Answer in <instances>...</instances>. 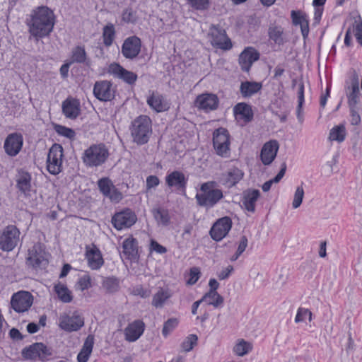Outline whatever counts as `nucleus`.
<instances>
[{
  "instance_id": "obj_4",
  "label": "nucleus",
  "mask_w": 362,
  "mask_h": 362,
  "mask_svg": "<svg viewBox=\"0 0 362 362\" xmlns=\"http://www.w3.org/2000/svg\"><path fill=\"white\" fill-rule=\"evenodd\" d=\"M215 184V182H207L201 185L200 190L202 192L197 193L195 197L197 205L210 209L223 198L221 189H212Z\"/></svg>"
},
{
  "instance_id": "obj_56",
  "label": "nucleus",
  "mask_w": 362,
  "mask_h": 362,
  "mask_svg": "<svg viewBox=\"0 0 362 362\" xmlns=\"http://www.w3.org/2000/svg\"><path fill=\"white\" fill-rule=\"evenodd\" d=\"M303 197L304 189L302 186H298L295 192L293 201L292 203L293 207L294 209H297L301 205Z\"/></svg>"
},
{
  "instance_id": "obj_7",
  "label": "nucleus",
  "mask_w": 362,
  "mask_h": 362,
  "mask_svg": "<svg viewBox=\"0 0 362 362\" xmlns=\"http://www.w3.org/2000/svg\"><path fill=\"white\" fill-rule=\"evenodd\" d=\"M345 91L348 105H357L361 93L359 90V76L355 69L351 71L349 79L345 81Z\"/></svg>"
},
{
  "instance_id": "obj_41",
  "label": "nucleus",
  "mask_w": 362,
  "mask_h": 362,
  "mask_svg": "<svg viewBox=\"0 0 362 362\" xmlns=\"http://www.w3.org/2000/svg\"><path fill=\"white\" fill-rule=\"evenodd\" d=\"M115 37V29L112 23H107L103 30V43L106 47L112 45Z\"/></svg>"
},
{
  "instance_id": "obj_54",
  "label": "nucleus",
  "mask_w": 362,
  "mask_h": 362,
  "mask_svg": "<svg viewBox=\"0 0 362 362\" xmlns=\"http://www.w3.org/2000/svg\"><path fill=\"white\" fill-rule=\"evenodd\" d=\"M76 286H77V288L79 290H81V291H83L87 290L89 288H90L92 286V284H91V278H90V275L85 274V275L81 276L78 279Z\"/></svg>"
},
{
  "instance_id": "obj_2",
  "label": "nucleus",
  "mask_w": 362,
  "mask_h": 362,
  "mask_svg": "<svg viewBox=\"0 0 362 362\" xmlns=\"http://www.w3.org/2000/svg\"><path fill=\"white\" fill-rule=\"evenodd\" d=\"M132 141L138 146L147 144L152 134V121L148 115L136 117L129 127Z\"/></svg>"
},
{
  "instance_id": "obj_46",
  "label": "nucleus",
  "mask_w": 362,
  "mask_h": 362,
  "mask_svg": "<svg viewBox=\"0 0 362 362\" xmlns=\"http://www.w3.org/2000/svg\"><path fill=\"white\" fill-rule=\"evenodd\" d=\"M179 325V320L176 317L168 319L163 324L162 334L167 337Z\"/></svg>"
},
{
  "instance_id": "obj_6",
  "label": "nucleus",
  "mask_w": 362,
  "mask_h": 362,
  "mask_svg": "<svg viewBox=\"0 0 362 362\" xmlns=\"http://www.w3.org/2000/svg\"><path fill=\"white\" fill-rule=\"evenodd\" d=\"M21 232L15 225L6 226L0 235V250L4 252L12 251L18 245Z\"/></svg>"
},
{
  "instance_id": "obj_58",
  "label": "nucleus",
  "mask_w": 362,
  "mask_h": 362,
  "mask_svg": "<svg viewBox=\"0 0 362 362\" xmlns=\"http://www.w3.org/2000/svg\"><path fill=\"white\" fill-rule=\"evenodd\" d=\"M201 276V272L199 268L194 267L189 270V278L187 283L189 285L195 284Z\"/></svg>"
},
{
  "instance_id": "obj_51",
  "label": "nucleus",
  "mask_w": 362,
  "mask_h": 362,
  "mask_svg": "<svg viewBox=\"0 0 362 362\" xmlns=\"http://www.w3.org/2000/svg\"><path fill=\"white\" fill-rule=\"evenodd\" d=\"M306 317L308 318L309 322H311L313 320L312 312L308 308L302 307L298 308L295 317V322L299 323L304 322Z\"/></svg>"
},
{
  "instance_id": "obj_49",
  "label": "nucleus",
  "mask_w": 362,
  "mask_h": 362,
  "mask_svg": "<svg viewBox=\"0 0 362 362\" xmlns=\"http://www.w3.org/2000/svg\"><path fill=\"white\" fill-rule=\"evenodd\" d=\"M64 148L62 146L59 144L54 143L49 148L47 158H64Z\"/></svg>"
},
{
  "instance_id": "obj_42",
  "label": "nucleus",
  "mask_w": 362,
  "mask_h": 362,
  "mask_svg": "<svg viewBox=\"0 0 362 362\" xmlns=\"http://www.w3.org/2000/svg\"><path fill=\"white\" fill-rule=\"evenodd\" d=\"M152 212L156 220L160 222L163 226L169 225L170 216L168 209L158 207L154 209Z\"/></svg>"
},
{
  "instance_id": "obj_8",
  "label": "nucleus",
  "mask_w": 362,
  "mask_h": 362,
  "mask_svg": "<svg viewBox=\"0 0 362 362\" xmlns=\"http://www.w3.org/2000/svg\"><path fill=\"white\" fill-rule=\"evenodd\" d=\"M45 245L40 242L35 243L28 250V257L25 259L26 265L34 269L40 268L43 264L45 266L47 264V261L45 257Z\"/></svg>"
},
{
  "instance_id": "obj_30",
  "label": "nucleus",
  "mask_w": 362,
  "mask_h": 362,
  "mask_svg": "<svg viewBox=\"0 0 362 362\" xmlns=\"http://www.w3.org/2000/svg\"><path fill=\"white\" fill-rule=\"evenodd\" d=\"M260 197V192L256 189H248L243 192V205L245 209L252 213L255 211L256 202Z\"/></svg>"
},
{
  "instance_id": "obj_18",
  "label": "nucleus",
  "mask_w": 362,
  "mask_h": 362,
  "mask_svg": "<svg viewBox=\"0 0 362 362\" xmlns=\"http://www.w3.org/2000/svg\"><path fill=\"white\" fill-rule=\"evenodd\" d=\"M194 105L198 109L207 112L218 107L219 99L216 94L204 93L196 98Z\"/></svg>"
},
{
  "instance_id": "obj_21",
  "label": "nucleus",
  "mask_w": 362,
  "mask_h": 362,
  "mask_svg": "<svg viewBox=\"0 0 362 362\" xmlns=\"http://www.w3.org/2000/svg\"><path fill=\"white\" fill-rule=\"evenodd\" d=\"M85 255L88 266L93 270L99 269L104 264L101 251L95 244H92V247L86 246Z\"/></svg>"
},
{
  "instance_id": "obj_27",
  "label": "nucleus",
  "mask_w": 362,
  "mask_h": 362,
  "mask_svg": "<svg viewBox=\"0 0 362 362\" xmlns=\"http://www.w3.org/2000/svg\"><path fill=\"white\" fill-rule=\"evenodd\" d=\"M122 249L123 254L129 260L136 261L139 259V243L137 239L133 236H130L123 241Z\"/></svg>"
},
{
  "instance_id": "obj_45",
  "label": "nucleus",
  "mask_w": 362,
  "mask_h": 362,
  "mask_svg": "<svg viewBox=\"0 0 362 362\" xmlns=\"http://www.w3.org/2000/svg\"><path fill=\"white\" fill-rule=\"evenodd\" d=\"M207 295L208 292L203 296L202 300L207 301L208 305L218 308L223 303V297L221 296L218 292H216V295L211 294L209 296H207Z\"/></svg>"
},
{
  "instance_id": "obj_59",
  "label": "nucleus",
  "mask_w": 362,
  "mask_h": 362,
  "mask_svg": "<svg viewBox=\"0 0 362 362\" xmlns=\"http://www.w3.org/2000/svg\"><path fill=\"white\" fill-rule=\"evenodd\" d=\"M356 106H349L350 110L351 124L358 125L361 123V116L356 110Z\"/></svg>"
},
{
  "instance_id": "obj_23",
  "label": "nucleus",
  "mask_w": 362,
  "mask_h": 362,
  "mask_svg": "<svg viewBox=\"0 0 362 362\" xmlns=\"http://www.w3.org/2000/svg\"><path fill=\"white\" fill-rule=\"evenodd\" d=\"M150 93L146 103L151 109L158 113L168 110L170 104L162 94L157 91H150Z\"/></svg>"
},
{
  "instance_id": "obj_22",
  "label": "nucleus",
  "mask_w": 362,
  "mask_h": 362,
  "mask_svg": "<svg viewBox=\"0 0 362 362\" xmlns=\"http://www.w3.org/2000/svg\"><path fill=\"white\" fill-rule=\"evenodd\" d=\"M279 148V145L276 140H270L263 145L260 152V159L264 165H269L273 162Z\"/></svg>"
},
{
  "instance_id": "obj_57",
  "label": "nucleus",
  "mask_w": 362,
  "mask_h": 362,
  "mask_svg": "<svg viewBox=\"0 0 362 362\" xmlns=\"http://www.w3.org/2000/svg\"><path fill=\"white\" fill-rule=\"evenodd\" d=\"M39 346L38 350L40 352L39 358L42 361L47 359L48 357L52 356V349L47 347L45 344L38 342Z\"/></svg>"
},
{
  "instance_id": "obj_48",
  "label": "nucleus",
  "mask_w": 362,
  "mask_h": 362,
  "mask_svg": "<svg viewBox=\"0 0 362 362\" xmlns=\"http://www.w3.org/2000/svg\"><path fill=\"white\" fill-rule=\"evenodd\" d=\"M138 19L137 13L132 7H127L124 9L122 13V20L126 23L134 24Z\"/></svg>"
},
{
  "instance_id": "obj_5",
  "label": "nucleus",
  "mask_w": 362,
  "mask_h": 362,
  "mask_svg": "<svg viewBox=\"0 0 362 362\" xmlns=\"http://www.w3.org/2000/svg\"><path fill=\"white\" fill-rule=\"evenodd\" d=\"M211 45L223 50H230L233 47L231 40L226 30L220 25H211L208 33Z\"/></svg>"
},
{
  "instance_id": "obj_60",
  "label": "nucleus",
  "mask_w": 362,
  "mask_h": 362,
  "mask_svg": "<svg viewBox=\"0 0 362 362\" xmlns=\"http://www.w3.org/2000/svg\"><path fill=\"white\" fill-rule=\"evenodd\" d=\"M94 345V336L92 334L88 335L86 337L81 350L91 354Z\"/></svg>"
},
{
  "instance_id": "obj_12",
  "label": "nucleus",
  "mask_w": 362,
  "mask_h": 362,
  "mask_svg": "<svg viewBox=\"0 0 362 362\" xmlns=\"http://www.w3.org/2000/svg\"><path fill=\"white\" fill-rule=\"evenodd\" d=\"M100 192L112 202L119 203L122 199V193L114 185L112 181L107 177H102L98 181Z\"/></svg>"
},
{
  "instance_id": "obj_13",
  "label": "nucleus",
  "mask_w": 362,
  "mask_h": 362,
  "mask_svg": "<svg viewBox=\"0 0 362 362\" xmlns=\"http://www.w3.org/2000/svg\"><path fill=\"white\" fill-rule=\"evenodd\" d=\"M232 219L229 216L218 218L210 229L211 238L218 242L225 238L232 228Z\"/></svg>"
},
{
  "instance_id": "obj_26",
  "label": "nucleus",
  "mask_w": 362,
  "mask_h": 362,
  "mask_svg": "<svg viewBox=\"0 0 362 362\" xmlns=\"http://www.w3.org/2000/svg\"><path fill=\"white\" fill-rule=\"evenodd\" d=\"M291 18L293 25H300L303 39H306L309 34V20L305 13L300 10H292Z\"/></svg>"
},
{
  "instance_id": "obj_24",
  "label": "nucleus",
  "mask_w": 362,
  "mask_h": 362,
  "mask_svg": "<svg viewBox=\"0 0 362 362\" xmlns=\"http://www.w3.org/2000/svg\"><path fill=\"white\" fill-rule=\"evenodd\" d=\"M145 324L141 320H135L124 329L125 339L129 342L136 341L144 333Z\"/></svg>"
},
{
  "instance_id": "obj_20",
  "label": "nucleus",
  "mask_w": 362,
  "mask_h": 362,
  "mask_svg": "<svg viewBox=\"0 0 362 362\" xmlns=\"http://www.w3.org/2000/svg\"><path fill=\"white\" fill-rule=\"evenodd\" d=\"M188 178L179 170H174L165 176V184L170 188L175 187L177 191L185 194Z\"/></svg>"
},
{
  "instance_id": "obj_1",
  "label": "nucleus",
  "mask_w": 362,
  "mask_h": 362,
  "mask_svg": "<svg viewBox=\"0 0 362 362\" xmlns=\"http://www.w3.org/2000/svg\"><path fill=\"white\" fill-rule=\"evenodd\" d=\"M54 24V11L47 6H37L32 11L30 18L26 19L28 32L37 41L49 36Z\"/></svg>"
},
{
  "instance_id": "obj_14",
  "label": "nucleus",
  "mask_w": 362,
  "mask_h": 362,
  "mask_svg": "<svg viewBox=\"0 0 362 362\" xmlns=\"http://www.w3.org/2000/svg\"><path fill=\"white\" fill-rule=\"evenodd\" d=\"M33 296L28 291H18L11 297V304L12 308L17 313H23L32 306Z\"/></svg>"
},
{
  "instance_id": "obj_62",
  "label": "nucleus",
  "mask_w": 362,
  "mask_h": 362,
  "mask_svg": "<svg viewBox=\"0 0 362 362\" xmlns=\"http://www.w3.org/2000/svg\"><path fill=\"white\" fill-rule=\"evenodd\" d=\"M160 183V180L156 175H149L146 177V189H150L157 187Z\"/></svg>"
},
{
  "instance_id": "obj_61",
  "label": "nucleus",
  "mask_w": 362,
  "mask_h": 362,
  "mask_svg": "<svg viewBox=\"0 0 362 362\" xmlns=\"http://www.w3.org/2000/svg\"><path fill=\"white\" fill-rule=\"evenodd\" d=\"M150 249L152 251H155L158 254H165L167 252V248L155 240H151L150 243Z\"/></svg>"
},
{
  "instance_id": "obj_37",
  "label": "nucleus",
  "mask_w": 362,
  "mask_h": 362,
  "mask_svg": "<svg viewBox=\"0 0 362 362\" xmlns=\"http://www.w3.org/2000/svg\"><path fill=\"white\" fill-rule=\"evenodd\" d=\"M346 135V128L344 124L334 126L331 129L329 134L330 141H336L341 143L345 140Z\"/></svg>"
},
{
  "instance_id": "obj_44",
  "label": "nucleus",
  "mask_w": 362,
  "mask_h": 362,
  "mask_svg": "<svg viewBox=\"0 0 362 362\" xmlns=\"http://www.w3.org/2000/svg\"><path fill=\"white\" fill-rule=\"evenodd\" d=\"M54 129L59 135L66 137L71 141H74L76 138V132L71 128L62 124H55L54 125Z\"/></svg>"
},
{
  "instance_id": "obj_31",
  "label": "nucleus",
  "mask_w": 362,
  "mask_h": 362,
  "mask_svg": "<svg viewBox=\"0 0 362 362\" xmlns=\"http://www.w3.org/2000/svg\"><path fill=\"white\" fill-rule=\"evenodd\" d=\"M233 113L236 119H243L248 123L253 119L254 114L251 105L245 103H238L233 107Z\"/></svg>"
},
{
  "instance_id": "obj_55",
  "label": "nucleus",
  "mask_w": 362,
  "mask_h": 362,
  "mask_svg": "<svg viewBox=\"0 0 362 362\" xmlns=\"http://www.w3.org/2000/svg\"><path fill=\"white\" fill-rule=\"evenodd\" d=\"M192 8L195 10L204 11L209 7V0H187Z\"/></svg>"
},
{
  "instance_id": "obj_33",
  "label": "nucleus",
  "mask_w": 362,
  "mask_h": 362,
  "mask_svg": "<svg viewBox=\"0 0 362 362\" xmlns=\"http://www.w3.org/2000/svg\"><path fill=\"white\" fill-rule=\"evenodd\" d=\"M267 33L269 40L279 46L284 45L287 41L284 38V30L281 25H270Z\"/></svg>"
},
{
  "instance_id": "obj_39",
  "label": "nucleus",
  "mask_w": 362,
  "mask_h": 362,
  "mask_svg": "<svg viewBox=\"0 0 362 362\" xmlns=\"http://www.w3.org/2000/svg\"><path fill=\"white\" fill-rule=\"evenodd\" d=\"M39 344L35 342L28 346H25L21 351V356L23 358L28 360H34L40 356L38 350Z\"/></svg>"
},
{
  "instance_id": "obj_52",
  "label": "nucleus",
  "mask_w": 362,
  "mask_h": 362,
  "mask_svg": "<svg viewBox=\"0 0 362 362\" xmlns=\"http://www.w3.org/2000/svg\"><path fill=\"white\" fill-rule=\"evenodd\" d=\"M168 298L169 296H168L166 293L163 290H160L154 294L152 300V305L156 308H161Z\"/></svg>"
},
{
  "instance_id": "obj_11",
  "label": "nucleus",
  "mask_w": 362,
  "mask_h": 362,
  "mask_svg": "<svg viewBox=\"0 0 362 362\" xmlns=\"http://www.w3.org/2000/svg\"><path fill=\"white\" fill-rule=\"evenodd\" d=\"M115 92L116 90L112 88V83L110 81H98L95 83L93 86V95L101 102H107L114 100Z\"/></svg>"
},
{
  "instance_id": "obj_9",
  "label": "nucleus",
  "mask_w": 362,
  "mask_h": 362,
  "mask_svg": "<svg viewBox=\"0 0 362 362\" xmlns=\"http://www.w3.org/2000/svg\"><path fill=\"white\" fill-rule=\"evenodd\" d=\"M135 213L129 208L116 212L112 217L111 223L117 230L130 228L136 221Z\"/></svg>"
},
{
  "instance_id": "obj_3",
  "label": "nucleus",
  "mask_w": 362,
  "mask_h": 362,
  "mask_svg": "<svg viewBox=\"0 0 362 362\" xmlns=\"http://www.w3.org/2000/svg\"><path fill=\"white\" fill-rule=\"evenodd\" d=\"M110 153L105 144L100 142L93 144L86 148L81 159L88 168L98 167L106 163Z\"/></svg>"
},
{
  "instance_id": "obj_19",
  "label": "nucleus",
  "mask_w": 362,
  "mask_h": 362,
  "mask_svg": "<svg viewBox=\"0 0 362 362\" xmlns=\"http://www.w3.org/2000/svg\"><path fill=\"white\" fill-rule=\"evenodd\" d=\"M260 57L259 52L253 47H247L240 54L238 63L242 71L248 72L252 64L259 60Z\"/></svg>"
},
{
  "instance_id": "obj_47",
  "label": "nucleus",
  "mask_w": 362,
  "mask_h": 362,
  "mask_svg": "<svg viewBox=\"0 0 362 362\" xmlns=\"http://www.w3.org/2000/svg\"><path fill=\"white\" fill-rule=\"evenodd\" d=\"M252 349L250 343L241 339L233 348L234 352L239 356H243L249 353Z\"/></svg>"
},
{
  "instance_id": "obj_40",
  "label": "nucleus",
  "mask_w": 362,
  "mask_h": 362,
  "mask_svg": "<svg viewBox=\"0 0 362 362\" xmlns=\"http://www.w3.org/2000/svg\"><path fill=\"white\" fill-rule=\"evenodd\" d=\"M286 169H287V165H286V162H283L281 165V169H280L279 172L277 173V175L273 179H271V180L265 182L262 185V190L265 192H268L270 190L273 183L279 182L280 180L284 176Z\"/></svg>"
},
{
  "instance_id": "obj_25",
  "label": "nucleus",
  "mask_w": 362,
  "mask_h": 362,
  "mask_svg": "<svg viewBox=\"0 0 362 362\" xmlns=\"http://www.w3.org/2000/svg\"><path fill=\"white\" fill-rule=\"evenodd\" d=\"M62 108L63 114L69 119H76L81 114L79 100L71 96L62 102Z\"/></svg>"
},
{
  "instance_id": "obj_63",
  "label": "nucleus",
  "mask_w": 362,
  "mask_h": 362,
  "mask_svg": "<svg viewBox=\"0 0 362 362\" xmlns=\"http://www.w3.org/2000/svg\"><path fill=\"white\" fill-rule=\"evenodd\" d=\"M133 293L136 296L145 298L150 296L151 291L148 289L144 288L142 286H137L134 288Z\"/></svg>"
},
{
  "instance_id": "obj_10",
  "label": "nucleus",
  "mask_w": 362,
  "mask_h": 362,
  "mask_svg": "<svg viewBox=\"0 0 362 362\" xmlns=\"http://www.w3.org/2000/svg\"><path fill=\"white\" fill-rule=\"evenodd\" d=\"M107 73L129 86L134 85L138 78L136 73L126 69L117 62L111 63L109 65Z\"/></svg>"
},
{
  "instance_id": "obj_43",
  "label": "nucleus",
  "mask_w": 362,
  "mask_h": 362,
  "mask_svg": "<svg viewBox=\"0 0 362 362\" xmlns=\"http://www.w3.org/2000/svg\"><path fill=\"white\" fill-rule=\"evenodd\" d=\"M213 142L230 143V134L227 129L219 127L213 133Z\"/></svg>"
},
{
  "instance_id": "obj_34",
  "label": "nucleus",
  "mask_w": 362,
  "mask_h": 362,
  "mask_svg": "<svg viewBox=\"0 0 362 362\" xmlns=\"http://www.w3.org/2000/svg\"><path fill=\"white\" fill-rule=\"evenodd\" d=\"M262 88V83L257 81H245L240 83V92L245 98H250Z\"/></svg>"
},
{
  "instance_id": "obj_17",
  "label": "nucleus",
  "mask_w": 362,
  "mask_h": 362,
  "mask_svg": "<svg viewBox=\"0 0 362 362\" xmlns=\"http://www.w3.org/2000/svg\"><path fill=\"white\" fill-rule=\"evenodd\" d=\"M141 48V39L136 35L130 36L124 40L122 45V54L126 59H133L139 55Z\"/></svg>"
},
{
  "instance_id": "obj_29",
  "label": "nucleus",
  "mask_w": 362,
  "mask_h": 362,
  "mask_svg": "<svg viewBox=\"0 0 362 362\" xmlns=\"http://www.w3.org/2000/svg\"><path fill=\"white\" fill-rule=\"evenodd\" d=\"M18 177L16 180V187L27 197L30 195L31 191V175L23 168L18 170Z\"/></svg>"
},
{
  "instance_id": "obj_36",
  "label": "nucleus",
  "mask_w": 362,
  "mask_h": 362,
  "mask_svg": "<svg viewBox=\"0 0 362 362\" xmlns=\"http://www.w3.org/2000/svg\"><path fill=\"white\" fill-rule=\"evenodd\" d=\"M54 291L57 294L59 299L63 303H70L73 300L71 291L65 284L59 282L54 287Z\"/></svg>"
},
{
  "instance_id": "obj_32",
  "label": "nucleus",
  "mask_w": 362,
  "mask_h": 362,
  "mask_svg": "<svg viewBox=\"0 0 362 362\" xmlns=\"http://www.w3.org/2000/svg\"><path fill=\"white\" fill-rule=\"evenodd\" d=\"M70 62L72 64H82L87 67L92 65L91 59L88 57L85 47L82 45H77L72 49Z\"/></svg>"
},
{
  "instance_id": "obj_50",
  "label": "nucleus",
  "mask_w": 362,
  "mask_h": 362,
  "mask_svg": "<svg viewBox=\"0 0 362 362\" xmlns=\"http://www.w3.org/2000/svg\"><path fill=\"white\" fill-rule=\"evenodd\" d=\"M230 144L213 142V146L217 155L223 158H227L229 156Z\"/></svg>"
},
{
  "instance_id": "obj_38",
  "label": "nucleus",
  "mask_w": 362,
  "mask_h": 362,
  "mask_svg": "<svg viewBox=\"0 0 362 362\" xmlns=\"http://www.w3.org/2000/svg\"><path fill=\"white\" fill-rule=\"evenodd\" d=\"M62 163L63 158H61L52 159L47 158L46 165L47 171L53 175L59 174L63 170Z\"/></svg>"
},
{
  "instance_id": "obj_28",
  "label": "nucleus",
  "mask_w": 362,
  "mask_h": 362,
  "mask_svg": "<svg viewBox=\"0 0 362 362\" xmlns=\"http://www.w3.org/2000/svg\"><path fill=\"white\" fill-rule=\"evenodd\" d=\"M244 177V172L233 166L226 173L222 174L221 182L223 185L231 187L238 184Z\"/></svg>"
},
{
  "instance_id": "obj_16",
  "label": "nucleus",
  "mask_w": 362,
  "mask_h": 362,
  "mask_svg": "<svg viewBox=\"0 0 362 362\" xmlns=\"http://www.w3.org/2000/svg\"><path fill=\"white\" fill-rule=\"evenodd\" d=\"M83 325L84 318L78 311L74 312L71 316L64 314L59 319V327L67 332L78 331Z\"/></svg>"
},
{
  "instance_id": "obj_64",
  "label": "nucleus",
  "mask_w": 362,
  "mask_h": 362,
  "mask_svg": "<svg viewBox=\"0 0 362 362\" xmlns=\"http://www.w3.org/2000/svg\"><path fill=\"white\" fill-rule=\"evenodd\" d=\"M355 37L358 44L362 46V21L358 22L355 28Z\"/></svg>"
},
{
  "instance_id": "obj_35",
  "label": "nucleus",
  "mask_w": 362,
  "mask_h": 362,
  "mask_svg": "<svg viewBox=\"0 0 362 362\" xmlns=\"http://www.w3.org/2000/svg\"><path fill=\"white\" fill-rule=\"evenodd\" d=\"M102 286L106 293H115L120 289V280L115 276H107L103 280Z\"/></svg>"
},
{
  "instance_id": "obj_53",
  "label": "nucleus",
  "mask_w": 362,
  "mask_h": 362,
  "mask_svg": "<svg viewBox=\"0 0 362 362\" xmlns=\"http://www.w3.org/2000/svg\"><path fill=\"white\" fill-rule=\"evenodd\" d=\"M198 337L196 334H189L181 344V347L185 351H190L197 344Z\"/></svg>"
},
{
  "instance_id": "obj_15",
  "label": "nucleus",
  "mask_w": 362,
  "mask_h": 362,
  "mask_svg": "<svg viewBox=\"0 0 362 362\" xmlns=\"http://www.w3.org/2000/svg\"><path fill=\"white\" fill-rule=\"evenodd\" d=\"M23 146V136L22 134L13 132L8 134L4 142L5 153L10 157L16 156Z\"/></svg>"
}]
</instances>
